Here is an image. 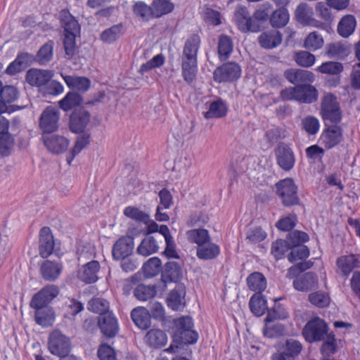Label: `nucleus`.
<instances>
[{"label":"nucleus","mask_w":360,"mask_h":360,"mask_svg":"<svg viewBox=\"0 0 360 360\" xmlns=\"http://www.w3.org/2000/svg\"><path fill=\"white\" fill-rule=\"evenodd\" d=\"M15 143L13 136L7 133L0 136V155L2 157H7L11 155Z\"/></svg>","instance_id":"obj_60"},{"label":"nucleus","mask_w":360,"mask_h":360,"mask_svg":"<svg viewBox=\"0 0 360 360\" xmlns=\"http://www.w3.org/2000/svg\"><path fill=\"white\" fill-rule=\"evenodd\" d=\"M326 53L330 58L343 60L348 56L350 53V49L349 46L341 41H338L328 44L326 46Z\"/></svg>","instance_id":"obj_36"},{"label":"nucleus","mask_w":360,"mask_h":360,"mask_svg":"<svg viewBox=\"0 0 360 360\" xmlns=\"http://www.w3.org/2000/svg\"><path fill=\"white\" fill-rule=\"evenodd\" d=\"M290 13L287 8H278L270 15V25L274 28L285 27L289 22Z\"/></svg>","instance_id":"obj_39"},{"label":"nucleus","mask_w":360,"mask_h":360,"mask_svg":"<svg viewBox=\"0 0 360 360\" xmlns=\"http://www.w3.org/2000/svg\"><path fill=\"white\" fill-rule=\"evenodd\" d=\"M329 6L322 1H319L315 6V10L318 16L323 20V23L326 25V28L328 25L332 23L334 20V16L328 8Z\"/></svg>","instance_id":"obj_57"},{"label":"nucleus","mask_w":360,"mask_h":360,"mask_svg":"<svg viewBox=\"0 0 360 360\" xmlns=\"http://www.w3.org/2000/svg\"><path fill=\"white\" fill-rule=\"evenodd\" d=\"M356 25L357 22L354 15L347 14L340 20L337 26V32L340 37L348 38L354 32Z\"/></svg>","instance_id":"obj_29"},{"label":"nucleus","mask_w":360,"mask_h":360,"mask_svg":"<svg viewBox=\"0 0 360 360\" xmlns=\"http://www.w3.org/2000/svg\"><path fill=\"white\" fill-rule=\"evenodd\" d=\"M283 297L276 299L274 300V306L267 310V315L264 319L266 323L273 322L277 319H285L289 316V314L283 304L276 303L277 301L282 300Z\"/></svg>","instance_id":"obj_43"},{"label":"nucleus","mask_w":360,"mask_h":360,"mask_svg":"<svg viewBox=\"0 0 360 360\" xmlns=\"http://www.w3.org/2000/svg\"><path fill=\"white\" fill-rule=\"evenodd\" d=\"M155 285L139 284L134 290V296L140 301H146L155 297L157 292Z\"/></svg>","instance_id":"obj_49"},{"label":"nucleus","mask_w":360,"mask_h":360,"mask_svg":"<svg viewBox=\"0 0 360 360\" xmlns=\"http://www.w3.org/2000/svg\"><path fill=\"white\" fill-rule=\"evenodd\" d=\"M42 140L47 149L55 154L66 151L70 143L65 136L53 134L42 135Z\"/></svg>","instance_id":"obj_21"},{"label":"nucleus","mask_w":360,"mask_h":360,"mask_svg":"<svg viewBox=\"0 0 360 360\" xmlns=\"http://www.w3.org/2000/svg\"><path fill=\"white\" fill-rule=\"evenodd\" d=\"M90 112L84 108L75 109L70 116L69 127L75 134L83 133L90 122Z\"/></svg>","instance_id":"obj_17"},{"label":"nucleus","mask_w":360,"mask_h":360,"mask_svg":"<svg viewBox=\"0 0 360 360\" xmlns=\"http://www.w3.org/2000/svg\"><path fill=\"white\" fill-rule=\"evenodd\" d=\"M188 238L198 246H202L210 240L209 232L205 229H192L187 232Z\"/></svg>","instance_id":"obj_51"},{"label":"nucleus","mask_w":360,"mask_h":360,"mask_svg":"<svg viewBox=\"0 0 360 360\" xmlns=\"http://www.w3.org/2000/svg\"><path fill=\"white\" fill-rule=\"evenodd\" d=\"M294 288L298 291L307 292L318 287V276L311 271L306 272L297 278L292 282Z\"/></svg>","instance_id":"obj_24"},{"label":"nucleus","mask_w":360,"mask_h":360,"mask_svg":"<svg viewBox=\"0 0 360 360\" xmlns=\"http://www.w3.org/2000/svg\"><path fill=\"white\" fill-rule=\"evenodd\" d=\"M302 128L309 135H315L320 129L319 120L314 116L308 115L302 119Z\"/></svg>","instance_id":"obj_59"},{"label":"nucleus","mask_w":360,"mask_h":360,"mask_svg":"<svg viewBox=\"0 0 360 360\" xmlns=\"http://www.w3.org/2000/svg\"><path fill=\"white\" fill-rule=\"evenodd\" d=\"M48 349L52 354L60 357L70 353L71 341L60 330H55L49 334Z\"/></svg>","instance_id":"obj_9"},{"label":"nucleus","mask_w":360,"mask_h":360,"mask_svg":"<svg viewBox=\"0 0 360 360\" xmlns=\"http://www.w3.org/2000/svg\"><path fill=\"white\" fill-rule=\"evenodd\" d=\"M123 212L127 217L130 218L137 222L148 224L150 221L149 214L140 210L137 207L127 206L124 208Z\"/></svg>","instance_id":"obj_55"},{"label":"nucleus","mask_w":360,"mask_h":360,"mask_svg":"<svg viewBox=\"0 0 360 360\" xmlns=\"http://www.w3.org/2000/svg\"><path fill=\"white\" fill-rule=\"evenodd\" d=\"M145 341L151 347L161 348L167 342V336L160 329H150L145 336Z\"/></svg>","instance_id":"obj_35"},{"label":"nucleus","mask_w":360,"mask_h":360,"mask_svg":"<svg viewBox=\"0 0 360 360\" xmlns=\"http://www.w3.org/2000/svg\"><path fill=\"white\" fill-rule=\"evenodd\" d=\"M58 19L63 28V44L65 53L70 59L77 53L76 37L80 36L81 27L68 9L60 11Z\"/></svg>","instance_id":"obj_3"},{"label":"nucleus","mask_w":360,"mask_h":360,"mask_svg":"<svg viewBox=\"0 0 360 360\" xmlns=\"http://www.w3.org/2000/svg\"><path fill=\"white\" fill-rule=\"evenodd\" d=\"M323 45V39L318 32L309 33L304 39V46L309 51H316Z\"/></svg>","instance_id":"obj_56"},{"label":"nucleus","mask_w":360,"mask_h":360,"mask_svg":"<svg viewBox=\"0 0 360 360\" xmlns=\"http://www.w3.org/2000/svg\"><path fill=\"white\" fill-rule=\"evenodd\" d=\"M53 77V72L47 70L30 69L27 72L26 80L31 86L44 87Z\"/></svg>","instance_id":"obj_25"},{"label":"nucleus","mask_w":360,"mask_h":360,"mask_svg":"<svg viewBox=\"0 0 360 360\" xmlns=\"http://www.w3.org/2000/svg\"><path fill=\"white\" fill-rule=\"evenodd\" d=\"M336 265L337 274L346 279L355 267L360 266V261L356 255L351 254L338 257Z\"/></svg>","instance_id":"obj_23"},{"label":"nucleus","mask_w":360,"mask_h":360,"mask_svg":"<svg viewBox=\"0 0 360 360\" xmlns=\"http://www.w3.org/2000/svg\"><path fill=\"white\" fill-rule=\"evenodd\" d=\"M227 113V105L221 99L219 98L210 105L209 110L205 112L204 116L207 119L221 118Z\"/></svg>","instance_id":"obj_44"},{"label":"nucleus","mask_w":360,"mask_h":360,"mask_svg":"<svg viewBox=\"0 0 360 360\" xmlns=\"http://www.w3.org/2000/svg\"><path fill=\"white\" fill-rule=\"evenodd\" d=\"M320 115L325 125L328 123L338 124L342 119V113L337 97L328 93L323 96L321 102Z\"/></svg>","instance_id":"obj_5"},{"label":"nucleus","mask_w":360,"mask_h":360,"mask_svg":"<svg viewBox=\"0 0 360 360\" xmlns=\"http://www.w3.org/2000/svg\"><path fill=\"white\" fill-rule=\"evenodd\" d=\"M343 140V129L338 124H332L330 126H326L320 136L321 144L326 149L330 150Z\"/></svg>","instance_id":"obj_13"},{"label":"nucleus","mask_w":360,"mask_h":360,"mask_svg":"<svg viewBox=\"0 0 360 360\" xmlns=\"http://www.w3.org/2000/svg\"><path fill=\"white\" fill-rule=\"evenodd\" d=\"M54 41L49 39L43 44L35 56V60L40 65H46L49 63L53 56Z\"/></svg>","instance_id":"obj_42"},{"label":"nucleus","mask_w":360,"mask_h":360,"mask_svg":"<svg viewBox=\"0 0 360 360\" xmlns=\"http://www.w3.org/2000/svg\"><path fill=\"white\" fill-rule=\"evenodd\" d=\"M98 328L101 333L107 338L115 337L119 331L117 318L112 311H107L98 315Z\"/></svg>","instance_id":"obj_15"},{"label":"nucleus","mask_w":360,"mask_h":360,"mask_svg":"<svg viewBox=\"0 0 360 360\" xmlns=\"http://www.w3.org/2000/svg\"><path fill=\"white\" fill-rule=\"evenodd\" d=\"M59 288L56 285H47L35 293L30 302L31 308L34 309L36 323L47 328L53 325L55 311L49 304L59 295Z\"/></svg>","instance_id":"obj_1"},{"label":"nucleus","mask_w":360,"mask_h":360,"mask_svg":"<svg viewBox=\"0 0 360 360\" xmlns=\"http://www.w3.org/2000/svg\"><path fill=\"white\" fill-rule=\"evenodd\" d=\"M234 22L238 29L243 33L257 32V26L252 24L251 16L245 6H238L235 10Z\"/></svg>","instance_id":"obj_19"},{"label":"nucleus","mask_w":360,"mask_h":360,"mask_svg":"<svg viewBox=\"0 0 360 360\" xmlns=\"http://www.w3.org/2000/svg\"><path fill=\"white\" fill-rule=\"evenodd\" d=\"M59 112L52 106L46 107L39 119V127L43 135L50 134L58 129Z\"/></svg>","instance_id":"obj_12"},{"label":"nucleus","mask_w":360,"mask_h":360,"mask_svg":"<svg viewBox=\"0 0 360 360\" xmlns=\"http://www.w3.org/2000/svg\"><path fill=\"white\" fill-rule=\"evenodd\" d=\"M181 59L182 77L188 84H191L196 78L198 72V53L188 50L187 46L184 47Z\"/></svg>","instance_id":"obj_7"},{"label":"nucleus","mask_w":360,"mask_h":360,"mask_svg":"<svg viewBox=\"0 0 360 360\" xmlns=\"http://www.w3.org/2000/svg\"><path fill=\"white\" fill-rule=\"evenodd\" d=\"M295 19L302 26H311L326 30L325 23L314 18V10L307 3L299 4L295 10Z\"/></svg>","instance_id":"obj_10"},{"label":"nucleus","mask_w":360,"mask_h":360,"mask_svg":"<svg viewBox=\"0 0 360 360\" xmlns=\"http://www.w3.org/2000/svg\"><path fill=\"white\" fill-rule=\"evenodd\" d=\"M323 343L320 347V352L323 356L329 357L338 352V344L335 335L333 331L326 337L322 341Z\"/></svg>","instance_id":"obj_50"},{"label":"nucleus","mask_w":360,"mask_h":360,"mask_svg":"<svg viewBox=\"0 0 360 360\" xmlns=\"http://www.w3.org/2000/svg\"><path fill=\"white\" fill-rule=\"evenodd\" d=\"M276 194L284 207L300 205V200L297 194V186L292 178H285L276 184Z\"/></svg>","instance_id":"obj_6"},{"label":"nucleus","mask_w":360,"mask_h":360,"mask_svg":"<svg viewBox=\"0 0 360 360\" xmlns=\"http://www.w3.org/2000/svg\"><path fill=\"white\" fill-rule=\"evenodd\" d=\"M283 76L294 86L312 83L315 80V76L311 71L302 69H287L284 71Z\"/></svg>","instance_id":"obj_22"},{"label":"nucleus","mask_w":360,"mask_h":360,"mask_svg":"<svg viewBox=\"0 0 360 360\" xmlns=\"http://www.w3.org/2000/svg\"><path fill=\"white\" fill-rule=\"evenodd\" d=\"M271 8L270 4L262 5L260 8L257 9L251 16L252 24L257 26V32L261 30L262 25L269 20V11Z\"/></svg>","instance_id":"obj_47"},{"label":"nucleus","mask_w":360,"mask_h":360,"mask_svg":"<svg viewBox=\"0 0 360 360\" xmlns=\"http://www.w3.org/2000/svg\"><path fill=\"white\" fill-rule=\"evenodd\" d=\"M133 12L142 20L148 21L153 17L152 5L148 6L142 1H139L133 6Z\"/></svg>","instance_id":"obj_54"},{"label":"nucleus","mask_w":360,"mask_h":360,"mask_svg":"<svg viewBox=\"0 0 360 360\" xmlns=\"http://www.w3.org/2000/svg\"><path fill=\"white\" fill-rule=\"evenodd\" d=\"M154 18H160L173 11L174 6L168 0H154L152 3Z\"/></svg>","instance_id":"obj_48"},{"label":"nucleus","mask_w":360,"mask_h":360,"mask_svg":"<svg viewBox=\"0 0 360 360\" xmlns=\"http://www.w3.org/2000/svg\"><path fill=\"white\" fill-rule=\"evenodd\" d=\"M329 333L328 324L319 316L309 320L302 330V335L310 344L324 340Z\"/></svg>","instance_id":"obj_4"},{"label":"nucleus","mask_w":360,"mask_h":360,"mask_svg":"<svg viewBox=\"0 0 360 360\" xmlns=\"http://www.w3.org/2000/svg\"><path fill=\"white\" fill-rule=\"evenodd\" d=\"M319 91L311 83L297 85V102L304 104H312L319 99Z\"/></svg>","instance_id":"obj_26"},{"label":"nucleus","mask_w":360,"mask_h":360,"mask_svg":"<svg viewBox=\"0 0 360 360\" xmlns=\"http://www.w3.org/2000/svg\"><path fill=\"white\" fill-rule=\"evenodd\" d=\"M162 262L158 257L150 258L142 266V271L146 278H153L157 276L162 270Z\"/></svg>","instance_id":"obj_46"},{"label":"nucleus","mask_w":360,"mask_h":360,"mask_svg":"<svg viewBox=\"0 0 360 360\" xmlns=\"http://www.w3.org/2000/svg\"><path fill=\"white\" fill-rule=\"evenodd\" d=\"M65 305L68 310L65 317L69 319H75L78 314L84 309V304L74 297H68Z\"/></svg>","instance_id":"obj_58"},{"label":"nucleus","mask_w":360,"mask_h":360,"mask_svg":"<svg viewBox=\"0 0 360 360\" xmlns=\"http://www.w3.org/2000/svg\"><path fill=\"white\" fill-rule=\"evenodd\" d=\"M317 70L323 74L338 75L343 71V65L339 62L328 61L319 66Z\"/></svg>","instance_id":"obj_61"},{"label":"nucleus","mask_w":360,"mask_h":360,"mask_svg":"<svg viewBox=\"0 0 360 360\" xmlns=\"http://www.w3.org/2000/svg\"><path fill=\"white\" fill-rule=\"evenodd\" d=\"M55 242L51 230L48 226H44L39 231V248H54Z\"/></svg>","instance_id":"obj_62"},{"label":"nucleus","mask_w":360,"mask_h":360,"mask_svg":"<svg viewBox=\"0 0 360 360\" xmlns=\"http://www.w3.org/2000/svg\"><path fill=\"white\" fill-rule=\"evenodd\" d=\"M164 326L171 334L173 342L176 344L193 345L198 340V333L193 329V319L190 316L169 317L165 320Z\"/></svg>","instance_id":"obj_2"},{"label":"nucleus","mask_w":360,"mask_h":360,"mask_svg":"<svg viewBox=\"0 0 360 360\" xmlns=\"http://www.w3.org/2000/svg\"><path fill=\"white\" fill-rule=\"evenodd\" d=\"M309 302L319 308H325L329 306L330 297L329 295L323 291H316L311 292L308 296Z\"/></svg>","instance_id":"obj_53"},{"label":"nucleus","mask_w":360,"mask_h":360,"mask_svg":"<svg viewBox=\"0 0 360 360\" xmlns=\"http://www.w3.org/2000/svg\"><path fill=\"white\" fill-rule=\"evenodd\" d=\"M134 249H112V255L114 259L121 260V267L125 272L134 271L136 268L135 262L129 259L132 255Z\"/></svg>","instance_id":"obj_30"},{"label":"nucleus","mask_w":360,"mask_h":360,"mask_svg":"<svg viewBox=\"0 0 360 360\" xmlns=\"http://www.w3.org/2000/svg\"><path fill=\"white\" fill-rule=\"evenodd\" d=\"M249 308L250 311L256 316H262L268 310L267 300L262 293L255 292L249 300Z\"/></svg>","instance_id":"obj_33"},{"label":"nucleus","mask_w":360,"mask_h":360,"mask_svg":"<svg viewBox=\"0 0 360 360\" xmlns=\"http://www.w3.org/2000/svg\"><path fill=\"white\" fill-rule=\"evenodd\" d=\"M241 68L236 62H226L218 66L212 73L213 80L218 84L236 82L241 76Z\"/></svg>","instance_id":"obj_8"},{"label":"nucleus","mask_w":360,"mask_h":360,"mask_svg":"<svg viewBox=\"0 0 360 360\" xmlns=\"http://www.w3.org/2000/svg\"><path fill=\"white\" fill-rule=\"evenodd\" d=\"M83 97L78 92L71 91L59 101L58 105L64 112H68L81 105Z\"/></svg>","instance_id":"obj_34"},{"label":"nucleus","mask_w":360,"mask_h":360,"mask_svg":"<svg viewBox=\"0 0 360 360\" xmlns=\"http://www.w3.org/2000/svg\"><path fill=\"white\" fill-rule=\"evenodd\" d=\"M100 269L99 262L93 260L83 266L78 274V278L85 283H94L98 280L97 273Z\"/></svg>","instance_id":"obj_32"},{"label":"nucleus","mask_w":360,"mask_h":360,"mask_svg":"<svg viewBox=\"0 0 360 360\" xmlns=\"http://www.w3.org/2000/svg\"><path fill=\"white\" fill-rule=\"evenodd\" d=\"M302 349V345L299 340L288 339L283 346V350L273 354L271 360H295Z\"/></svg>","instance_id":"obj_20"},{"label":"nucleus","mask_w":360,"mask_h":360,"mask_svg":"<svg viewBox=\"0 0 360 360\" xmlns=\"http://www.w3.org/2000/svg\"><path fill=\"white\" fill-rule=\"evenodd\" d=\"M124 34V26L122 23L114 25L103 30L100 39L104 43L111 44L116 41Z\"/></svg>","instance_id":"obj_40"},{"label":"nucleus","mask_w":360,"mask_h":360,"mask_svg":"<svg viewBox=\"0 0 360 360\" xmlns=\"http://www.w3.org/2000/svg\"><path fill=\"white\" fill-rule=\"evenodd\" d=\"M309 240V236L306 232L294 230L288 233L286 240H277L271 248H307L304 243Z\"/></svg>","instance_id":"obj_16"},{"label":"nucleus","mask_w":360,"mask_h":360,"mask_svg":"<svg viewBox=\"0 0 360 360\" xmlns=\"http://www.w3.org/2000/svg\"><path fill=\"white\" fill-rule=\"evenodd\" d=\"M233 51V42L231 37L221 35L219 39L218 54L221 61L226 60Z\"/></svg>","instance_id":"obj_52"},{"label":"nucleus","mask_w":360,"mask_h":360,"mask_svg":"<svg viewBox=\"0 0 360 360\" xmlns=\"http://www.w3.org/2000/svg\"><path fill=\"white\" fill-rule=\"evenodd\" d=\"M186 295L184 283H177L174 288L170 290L166 298L167 307L175 311H182L186 307Z\"/></svg>","instance_id":"obj_18"},{"label":"nucleus","mask_w":360,"mask_h":360,"mask_svg":"<svg viewBox=\"0 0 360 360\" xmlns=\"http://www.w3.org/2000/svg\"><path fill=\"white\" fill-rule=\"evenodd\" d=\"M259 45L265 49H273L282 42V34L278 30H269L262 32L258 37Z\"/></svg>","instance_id":"obj_27"},{"label":"nucleus","mask_w":360,"mask_h":360,"mask_svg":"<svg viewBox=\"0 0 360 360\" xmlns=\"http://www.w3.org/2000/svg\"><path fill=\"white\" fill-rule=\"evenodd\" d=\"M183 277L182 268L180 264L176 262H167L161 270V281L162 283L163 290L166 288L167 283H182L181 282Z\"/></svg>","instance_id":"obj_14"},{"label":"nucleus","mask_w":360,"mask_h":360,"mask_svg":"<svg viewBox=\"0 0 360 360\" xmlns=\"http://www.w3.org/2000/svg\"><path fill=\"white\" fill-rule=\"evenodd\" d=\"M63 77L68 87L77 91L79 94L85 93L90 89L91 82L86 77L65 75Z\"/></svg>","instance_id":"obj_28"},{"label":"nucleus","mask_w":360,"mask_h":360,"mask_svg":"<svg viewBox=\"0 0 360 360\" xmlns=\"http://www.w3.org/2000/svg\"><path fill=\"white\" fill-rule=\"evenodd\" d=\"M131 318L134 324L141 330L148 329L151 325L149 310L143 307L134 309L131 312Z\"/></svg>","instance_id":"obj_31"},{"label":"nucleus","mask_w":360,"mask_h":360,"mask_svg":"<svg viewBox=\"0 0 360 360\" xmlns=\"http://www.w3.org/2000/svg\"><path fill=\"white\" fill-rule=\"evenodd\" d=\"M246 281L249 289L258 293H262L266 288L265 276L258 271L250 274L248 276Z\"/></svg>","instance_id":"obj_38"},{"label":"nucleus","mask_w":360,"mask_h":360,"mask_svg":"<svg viewBox=\"0 0 360 360\" xmlns=\"http://www.w3.org/2000/svg\"><path fill=\"white\" fill-rule=\"evenodd\" d=\"M30 56V55L28 53L18 54L15 60L6 68V73L9 75H15L21 72L25 68Z\"/></svg>","instance_id":"obj_45"},{"label":"nucleus","mask_w":360,"mask_h":360,"mask_svg":"<svg viewBox=\"0 0 360 360\" xmlns=\"http://www.w3.org/2000/svg\"><path fill=\"white\" fill-rule=\"evenodd\" d=\"M315 56L306 51H300L295 54V60L296 63L302 67L309 68L315 63Z\"/></svg>","instance_id":"obj_64"},{"label":"nucleus","mask_w":360,"mask_h":360,"mask_svg":"<svg viewBox=\"0 0 360 360\" xmlns=\"http://www.w3.org/2000/svg\"><path fill=\"white\" fill-rule=\"evenodd\" d=\"M267 237L266 231L259 225L250 224L245 231V240L250 245L264 241Z\"/></svg>","instance_id":"obj_37"},{"label":"nucleus","mask_w":360,"mask_h":360,"mask_svg":"<svg viewBox=\"0 0 360 360\" xmlns=\"http://www.w3.org/2000/svg\"><path fill=\"white\" fill-rule=\"evenodd\" d=\"M108 302L99 297L91 299L87 304V309L94 313L101 314V313H105L108 311Z\"/></svg>","instance_id":"obj_63"},{"label":"nucleus","mask_w":360,"mask_h":360,"mask_svg":"<svg viewBox=\"0 0 360 360\" xmlns=\"http://www.w3.org/2000/svg\"><path fill=\"white\" fill-rule=\"evenodd\" d=\"M40 273L44 280L53 281L58 278L60 269L57 264L46 260L41 265Z\"/></svg>","instance_id":"obj_41"},{"label":"nucleus","mask_w":360,"mask_h":360,"mask_svg":"<svg viewBox=\"0 0 360 360\" xmlns=\"http://www.w3.org/2000/svg\"><path fill=\"white\" fill-rule=\"evenodd\" d=\"M277 165L285 171H290L295 165V155L292 148L288 144L281 143L275 149Z\"/></svg>","instance_id":"obj_11"}]
</instances>
